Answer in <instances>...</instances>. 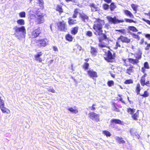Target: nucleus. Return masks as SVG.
I'll return each instance as SVG.
<instances>
[{
	"mask_svg": "<svg viewBox=\"0 0 150 150\" xmlns=\"http://www.w3.org/2000/svg\"><path fill=\"white\" fill-rule=\"evenodd\" d=\"M87 74L89 77L94 79L95 78H97L98 76L97 73L93 70H90L87 71Z\"/></svg>",
	"mask_w": 150,
	"mask_h": 150,
	"instance_id": "13",
	"label": "nucleus"
},
{
	"mask_svg": "<svg viewBox=\"0 0 150 150\" xmlns=\"http://www.w3.org/2000/svg\"><path fill=\"white\" fill-rule=\"evenodd\" d=\"M125 21L127 23H137V21H134L133 20L130 19L128 18H125Z\"/></svg>",
	"mask_w": 150,
	"mask_h": 150,
	"instance_id": "39",
	"label": "nucleus"
},
{
	"mask_svg": "<svg viewBox=\"0 0 150 150\" xmlns=\"http://www.w3.org/2000/svg\"><path fill=\"white\" fill-rule=\"evenodd\" d=\"M131 35L132 36H135L136 38H137L139 40V39L140 38L138 35H137L134 33H132L131 34Z\"/></svg>",
	"mask_w": 150,
	"mask_h": 150,
	"instance_id": "50",
	"label": "nucleus"
},
{
	"mask_svg": "<svg viewBox=\"0 0 150 150\" xmlns=\"http://www.w3.org/2000/svg\"><path fill=\"white\" fill-rule=\"evenodd\" d=\"M123 12L124 14L127 16L131 18H134V17L132 13L129 11L128 10H124Z\"/></svg>",
	"mask_w": 150,
	"mask_h": 150,
	"instance_id": "26",
	"label": "nucleus"
},
{
	"mask_svg": "<svg viewBox=\"0 0 150 150\" xmlns=\"http://www.w3.org/2000/svg\"><path fill=\"white\" fill-rule=\"evenodd\" d=\"M112 105L113 106V108H114L116 107V106L115 105V104L114 102L112 103Z\"/></svg>",
	"mask_w": 150,
	"mask_h": 150,
	"instance_id": "64",
	"label": "nucleus"
},
{
	"mask_svg": "<svg viewBox=\"0 0 150 150\" xmlns=\"http://www.w3.org/2000/svg\"><path fill=\"white\" fill-rule=\"evenodd\" d=\"M74 38L69 33L66 34L65 36V38L66 40L69 42L72 41Z\"/></svg>",
	"mask_w": 150,
	"mask_h": 150,
	"instance_id": "24",
	"label": "nucleus"
},
{
	"mask_svg": "<svg viewBox=\"0 0 150 150\" xmlns=\"http://www.w3.org/2000/svg\"><path fill=\"white\" fill-rule=\"evenodd\" d=\"M90 52L92 56H96L98 53L97 48L93 47H91Z\"/></svg>",
	"mask_w": 150,
	"mask_h": 150,
	"instance_id": "22",
	"label": "nucleus"
},
{
	"mask_svg": "<svg viewBox=\"0 0 150 150\" xmlns=\"http://www.w3.org/2000/svg\"><path fill=\"white\" fill-rule=\"evenodd\" d=\"M53 50L55 51H57L58 49L57 47L56 46H54L53 47Z\"/></svg>",
	"mask_w": 150,
	"mask_h": 150,
	"instance_id": "57",
	"label": "nucleus"
},
{
	"mask_svg": "<svg viewBox=\"0 0 150 150\" xmlns=\"http://www.w3.org/2000/svg\"><path fill=\"white\" fill-rule=\"evenodd\" d=\"M55 10L57 12H58L57 15L59 16H61L62 14L64 13L62 8V6L59 4H57L56 6Z\"/></svg>",
	"mask_w": 150,
	"mask_h": 150,
	"instance_id": "14",
	"label": "nucleus"
},
{
	"mask_svg": "<svg viewBox=\"0 0 150 150\" xmlns=\"http://www.w3.org/2000/svg\"><path fill=\"white\" fill-rule=\"evenodd\" d=\"M146 81V78L141 77L140 80V82L142 86H144L145 83Z\"/></svg>",
	"mask_w": 150,
	"mask_h": 150,
	"instance_id": "38",
	"label": "nucleus"
},
{
	"mask_svg": "<svg viewBox=\"0 0 150 150\" xmlns=\"http://www.w3.org/2000/svg\"><path fill=\"white\" fill-rule=\"evenodd\" d=\"M48 91L53 93H55V90L53 88H52L51 89H48Z\"/></svg>",
	"mask_w": 150,
	"mask_h": 150,
	"instance_id": "52",
	"label": "nucleus"
},
{
	"mask_svg": "<svg viewBox=\"0 0 150 150\" xmlns=\"http://www.w3.org/2000/svg\"><path fill=\"white\" fill-rule=\"evenodd\" d=\"M150 68V67L148 62H145L143 64V67H142L141 71L142 73H144L146 71V69H149Z\"/></svg>",
	"mask_w": 150,
	"mask_h": 150,
	"instance_id": "21",
	"label": "nucleus"
},
{
	"mask_svg": "<svg viewBox=\"0 0 150 150\" xmlns=\"http://www.w3.org/2000/svg\"><path fill=\"white\" fill-rule=\"evenodd\" d=\"M96 105L95 104H93L92 106L91 107V110L92 111L95 110L96 109V108L95 106Z\"/></svg>",
	"mask_w": 150,
	"mask_h": 150,
	"instance_id": "49",
	"label": "nucleus"
},
{
	"mask_svg": "<svg viewBox=\"0 0 150 150\" xmlns=\"http://www.w3.org/2000/svg\"><path fill=\"white\" fill-rule=\"evenodd\" d=\"M68 24L69 25H72L77 24V22L76 20H74L70 18L68 19Z\"/></svg>",
	"mask_w": 150,
	"mask_h": 150,
	"instance_id": "27",
	"label": "nucleus"
},
{
	"mask_svg": "<svg viewBox=\"0 0 150 150\" xmlns=\"http://www.w3.org/2000/svg\"><path fill=\"white\" fill-rule=\"evenodd\" d=\"M117 7L116 5L114 2L111 3L110 5V8L111 11H113Z\"/></svg>",
	"mask_w": 150,
	"mask_h": 150,
	"instance_id": "30",
	"label": "nucleus"
},
{
	"mask_svg": "<svg viewBox=\"0 0 150 150\" xmlns=\"http://www.w3.org/2000/svg\"><path fill=\"white\" fill-rule=\"evenodd\" d=\"M121 45H120L119 42L118 41H117L116 42V45L115 49H117L118 47H120Z\"/></svg>",
	"mask_w": 150,
	"mask_h": 150,
	"instance_id": "47",
	"label": "nucleus"
},
{
	"mask_svg": "<svg viewBox=\"0 0 150 150\" xmlns=\"http://www.w3.org/2000/svg\"><path fill=\"white\" fill-rule=\"evenodd\" d=\"M89 64L87 62L84 63L82 66V68L84 70H87L88 69Z\"/></svg>",
	"mask_w": 150,
	"mask_h": 150,
	"instance_id": "36",
	"label": "nucleus"
},
{
	"mask_svg": "<svg viewBox=\"0 0 150 150\" xmlns=\"http://www.w3.org/2000/svg\"><path fill=\"white\" fill-rule=\"evenodd\" d=\"M102 134L107 137H109L111 136L110 132L107 130H103L102 131Z\"/></svg>",
	"mask_w": 150,
	"mask_h": 150,
	"instance_id": "33",
	"label": "nucleus"
},
{
	"mask_svg": "<svg viewBox=\"0 0 150 150\" xmlns=\"http://www.w3.org/2000/svg\"><path fill=\"white\" fill-rule=\"evenodd\" d=\"M65 1L67 2H75V0H65Z\"/></svg>",
	"mask_w": 150,
	"mask_h": 150,
	"instance_id": "58",
	"label": "nucleus"
},
{
	"mask_svg": "<svg viewBox=\"0 0 150 150\" xmlns=\"http://www.w3.org/2000/svg\"><path fill=\"white\" fill-rule=\"evenodd\" d=\"M118 40H120L122 43H129L131 41L130 39L128 38L127 37L121 35L117 38Z\"/></svg>",
	"mask_w": 150,
	"mask_h": 150,
	"instance_id": "11",
	"label": "nucleus"
},
{
	"mask_svg": "<svg viewBox=\"0 0 150 150\" xmlns=\"http://www.w3.org/2000/svg\"><path fill=\"white\" fill-rule=\"evenodd\" d=\"M103 8L104 10H108L109 8V6L106 4H104L103 5Z\"/></svg>",
	"mask_w": 150,
	"mask_h": 150,
	"instance_id": "43",
	"label": "nucleus"
},
{
	"mask_svg": "<svg viewBox=\"0 0 150 150\" xmlns=\"http://www.w3.org/2000/svg\"><path fill=\"white\" fill-rule=\"evenodd\" d=\"M89 6L91 8L92 11H96V8L94 4L92 3L90 4Z\"/></svg>",
	"mask_w": 150,
	"mask_h": 150,
	"instance_id": "35",
	"label": "nucleus"
},
{
	"mask_svg": "<svg viewBox=\"0 0 150 150\" xmlns=\"http://www.w3.org/2000/svg\"><path fill=\"white\" fill-rule=\"evenodd\" d=\"M14 29L15 30L14 34L20 32H22L23 34L26 33V30L24 26H22L20 27L15 28H14Z\"/></svg>",
	"mask_w": 150,
	"mask_h": 150,
	"instance_id": "12",
	"label": "nucleus"
},
{
	"mask_svg": "<svg viewBox=\"0 0 150 150\" xmlns=\"http://www.w3.org/2000/svg\"><path fill=\"white\" fill-rule=\"evenodd\" d=\"M86 35L87 36L91 37L92 36V33L91 31L88 30L86 32Z\"/></svg>",
	"mask_w": 150,
	"mask_h": 150,
	"instance_id": "46",
	"label": "nucleus"
},
{
	"mask_svg": "<svg viewBox=\"0 0 150 150\" xmlns=\"http://www.w3.org/2000/svg\"><path fill=\"white\" fill-rule=\"evenodd\" d=\"M42 54V53L41 52L37 53L34 56L35 60L39 63H41L42 61V59L41 57Z\"/></svg>",
	"mask_w": 150,
	"mask_h": 150,
	"instance_id": "15",
	"label": "nucleus"
},
{
	"mask_svg": "<svg viewBox=\"0 0 150 150\" xmlns=\"http://www.w3.org/2000/svg\"><path fill=\"white\" fill-rule=\"evenodd\" d=\"M150 83L149 81H147L146 82H145V83L144 86L146 85L148 86H150Z\"/></svg>",
	"mask_w": 150,
	"mask_h": 150,
	"instance_id": "56",
	"label": "nucleus"
},
{
	"mask_svg": "<svg viewBox=\"0 0 150 150\" xmlns=\"http://www.w3.org/2000/svg\"><path fill=\"white\" fill-rule=\"evenodd\" d=\"M79 29V27L78 26L72 28L71 30V34L73 35H76L78 32Z\"/></svg>",
	"mask_w": 150,
	"mask_h": 150,
	"instance_id": "20",
	"label": "nucleus"
},
{
	"mask_svg": "<svg viewBox=\"0 0 150 150\" xmlns=\"http://www.w3.org/2000/svg\"><path fill=\"white\" fill-rule=\"evenodd\" d=\"M115 140L116 142L120 144H123L125 142V141L124 140L123 138L122 137H116Z\"/></svg>",
	"mask_w": 150,
	"mask_h": 150,
	"instance_id": "25",
	"label": "nucleus"
},
{
	"mask_svg": "<svg viewBox=\"0 0 150 150\" xmlns=\"http://www.w3.org/2000/svg\"><path fill=\"white\" fill-rule=\"evenodd\" d=\"M36 19L35 22L37 24H40L43 23L44 21V14L39 11L36 12Z\"/></svg>",
	"mask_w": 150,
	"mask_h": 150,
	"instance_id": "6",
	"label": "nucleus"
},
{
	"mask_svg": "<svg viewBox=\"0 0 150 150\" xmlns=\"http://www.w3.org/2000/svg\"><path fill=\"white\" fill-rule=\"evenodd\" d=\"M105 24L104 20H101L100 18H95L93 28L95 30L94 33L96 35H102L98 38L99 42L98 44L99 47L100 48L106 47L110 49V47L108 46L109 43V38L105 33H103L102 28Z\"/></svg>",
	"mask_w": 150,
	"mask_h": 150,
	"instance_id": "1",
	"label": "nucleus"
},
{
	"mask_svg": "<svg viewBox=\"0 0 150 150\" xmlns=\"http://www.w3.org/2000/svg\"><path fill=\"white\" fill-rule=\"evenodd\" d=\"M134 67L133 66L130 65V67L126 70V73L129 75H131L134 72Z\"/></svg>",
	"mask_w": 150,
	"mask_h": 150,
	"instance_id": "18",
	"label": "nucleus"
},
{
	"mask_svg": "<svg viewBox=\"0 0 150 150\" xmlns=\"http://www.w3.org/2000/svg\"><path fill=\"white\" fill-rule=\"evenodd\" d=\"M136 109L134 108H128L127 109V112L131 115L132 118L135 120H137L139 117V110H137L136 112Z\"/></svg>",
	"mask_w": 150,
	"mask_h": 150,
	"instance_id": "3",
	"label": "nucleus"
},
{
	"mask_svg": "<svg viewBox=\"0 0 150 150\" xmlns=\"http://www.w3.org/2000/svg\"><path fill=\"white\" fill-rule=\"evenodd\" d=\"M113 110L117 112H120V110L118 108H117L116 107L113 108Z\"/></svg>",
	"mask_w": 150,
	"mask_h": 150,
	"instance_id": "55",
	"label": "nucleus"
},
{
	"mask_svg": "<svg viewBox=\"0 0 150 150\" xmlns=\"http://www.w3.org/2000/svg\"><path fill=\"white\" fill-rule=\"evenodd\" d=\"M88 117L90 118L93 120L98 122L100 121L99 115L94 112H90L88 114Z\"/></svg>",
	"mask_w": 150,
	"mask_h": 150,
	"instance_id": "9",
	"label": "nucleus"
},
{
	"mask_svg": "<svg viewBox=\"0 0 150 150\" xmlns=\"http://www.w3.org/2000/svg\"><path fill=\"white\" fill-rule=\"evenodd\" d=\"M123 60V62H124V65L126 67H127V66H129V65H128V64L126 62V61H127L126 59H124Z\"/></svg>",
	"mask_w": 150,
	"mask_h": 150,
	"instance_id": "53",
	"label": "nucleus"
},
{
	"mask_svg": "<svg viewBox=\"0 0 150 150\" xmlns=\"http://www.w3.org/2000/svg\"><path fill=\"white\" fill-rule=\"evenodd\" d=\"M145 72H144V73H143L144 74V75L141 77L145 78V77L147 76V74L146 73H145Z\"/></svg>",
	"mask_w": 150,
	"mask_h": 150,
	"instance_id": "59",
	"label": "nucleus"
},
{
	"mask_svg": "<svg viewBox=\"0 0 150 150\" xmlns=\"http://www.w3.org/2000/svg\"><path fill=\"white\" fill-rule=\"evenodd\" d=\"M17 23L19 25H23L25 24L24 20L22 19H19L17 21Z\"/></svg>",
	"mask_w": 150,
	"mask_h": 150,
	"instance_id": "31",
	"label": "nucleus"
},
{
	"mask_svg": "<svg viewBox=\"0 0 150 150\" xmlns=\"http://www.w3.org/2000/svg\"><path fill=\"white\" fill-rule=\"evenodd\" d=\"M115 57V53L112 54L110 50H108L106 53V57H105L104 59L108 62H112Z\"/></svg>",
	"mask_w": 150,
	"mask_h": 150,
	"instance_id": "8",
	"label": "nucleus"
},
{
	"mask_svg": "<svg viewBox=\"0 0 150 150\" xmlns=\"http://www.w3.org/2000/svg\"><path fill=\"white\" fill-rule=\"evenodd\" d=\"M41 33V30L39 27L34 29L29 34V38L32 39L37 38L39 36Z\"/></svg>",
	"mask_w": 150,
	"mask_h": 150,
	"instance_id": "5",
	"label": "nucleus"
},
{
	"mask_svg": "<svg viewBox=\"0 0 150 150\" xmlns=\"http://www.w3.org/2000/svg\"><path fill=\"white\" fill-rule=\"evenodd\" d=\"M141 86L139 83H137L135 87V91L137 95H139L140 92L141 91Z\"/></svg>",
	"mask_w": 150,
	"mask_h": 150,
	"instance_id": "29",
	"label": "nucleus"
},
{
	"mask_svg": "<svg viewBox=\"0 0 150 150\" xmlns=\"http://www.w3.org/2000/svg\"><path fill=\"white\" fill-rule=\"evenodd\" d=\"M132 8L133 10L136 12L137 11L138 6L136 5V4H132L131 5Z\"/></svg>",
	"mask_w": 150,
	"mask_h": 150,
	"instance_id": "40",
	"label": "nucleus"
},
{
	"mask_svg": "<svg viewBox=\"0 0 150 150\" xmlns=\"http://www.w3.org/2000/svg\"><path fill=\"white\" fill-rule=\"evenodd\" d=\"M124 83L125 84H132L133 83V81L131 79H127L126 80Z\"/></svg>",
	"mask_w": 150,
	"mask_h": 150,
	"instance_id": "41",
	"label": "nucleus"
},
{
	"mask_svg": "<svg viewBox=\"0 0 150 150\" xmlns=\"http://www.w3.org/2000/svg\"><path fill=\"white\" fill-rule=\"evenodd\" d=\"M107 18L109 22L114 24L123 23L124 22V21L123 19L118 20L117 18L115 16H114L113 18L108 16L107 17Z\"/></svg>",
	"mask_w": 150,
	"mask_h": 150,
	"instance_id": "7",
	"label": "nucleus"
},
{
	"mask_svg": "<svg viewBox=\"0 0 150 150\" xmlns=\"http://www.w3.org/2000/svg\"><path fill=\"white\" fill-rule=\"evenodd\" d=\"M67 110L73 113L77 114L78 113V111L75 106H74V108L71 107L68 108Z\"/></svg>",
	"mask_w": 150,
	"mask_h": 150,
	"instance_id": "28",
	"label": "nucleus"
},
{
	"mask_svg": "<svg viewBox=\"0 0 150 150\" xmlns=\"http://www.w3.org/2000/svg\"><path fill=\"white\" fill-rule=\"evenodd\" d=\"M141 55H139L137 57H136V59L132 58H129L127 59L129 62L133 65L137 64L139 62V59L141 58Z\"/></svg>",
	"mask_w": 150,
	"mask_h": 150,
	"instance_id": "10",
	"label": "nucleus"
},
{
	"mask_svg": "<svg viewBox=\"0 0 150 150\" xmlns=\"http://www.w3.org/2000/svg\"><path fill=\"white\" fill-rule=\"evenodd\" d=\"M19 15L21 18H25L26 16V14L24 11L20 12L19 13Z\"/></svg>",
	"mask_w": 150,
	"mask_h": 150,
	"instance_id": "42",
	"label": "nucleus"
},
{
	"mask_svg": "<svg viewBox=\"0 0 150 150\" xmlns=\"http://www.w3.org/2000/svg\"><path fill=\"white\" fill-rule=\"evenodd\" d=\"M110 122L111 125L118 124L123 125V122L119 119H112L110 120Z\"/></svg>",
	"mask_w": 150,
	"mask_h": 150,
	"instance_id": "19",
	"label": "nucleus"
},
{
	"mask_svg": "<svg viewBox=\"0 0 150 150\" xmlns=\"http://www.w3.org/2000/svg\"><path fill=\"white\" fill-rule=\"evenodd\" d=\"M115 31L118 32L123 35H125L127 33L126 30L124 29L120 30H116Z\"/></svg>",
	"mask_w": 150,
	"mask_h": 150,
	"instance_id": "37",
	"label": "nucleus"
},
{
	"mask_svg": "<svg viewBox=\"0 0 150 150\" xmlns=\"http://www.w3.org/2000/svg\"><path fill=\"white\" fill-rule=\"evenodd\" d=\"M145 37L149 40H150V34H146L145 35Z\"/></svg>",
	"mask_w": 150,
	"mask_h": 150,
	"instance_id": "54",
	"label": "nucleus"
},
{
	"mask_svg": "<svg viewBox=\"0 0 150 150\" xmlns=\"http://www.w3.org/2000/svg\"><path fill=\"white\" fill-rule=\"evenodd\" d=\"M79 18L81 19L82 21L86 22L88 21L89 19L88 16L85 13L82 12L79 14Z\"/></svg>",
	"mask_w": 150,
	"mask_h": 150,
	"instance_id": "16",
	"label": "nucleus"
},
{
	"mask_svg": "<svg viewBox=\"0 0 150 150\" xmlns=\"http://www.w3.org/2000/svg\"><path fill=\"white\" fill-rule=\"evenodd\" d=\"M142 20L145 22L147 24L150 25V21L148 20H146L144 18H142Z\"/></svg>",
	"mask_w": 150,
	"mask_h": 150,
	"instance_id": "48",
	"label": "nucleus"
},
{
	"mask_svg": "<svg viewBox=\"0 0 150 150\" xmlns=\"http://www.w3.org/2000/svg\"><path fill=\"white\" fill-rule=\"evenodd\" d=\"M53 61V60H50V61L48 62V64H52V63Z\"/></svg>",
	"mask_w": 150,
	"mask_h": 150,
	"instance_id": "62",
	"label": "nucleus"
},
{
	"mask_svg": "<svg viewBox=\"0 0 150 150\" xmlns=\"http://www.w3.org/2000/svg\"><path fill=\"white\" fill-rule=\"evenodd\" d=\"M0 108L4 113H6L7 114L9 113L10 112V110L5 108L4 107V103L3 102L1 103H0Z\"/></svg>",
	"mask_w": 150,
	"mask_h": 150,
	"instance_id": "17",
	"label": "nucleus"
},
{
	"mask_svg": "<svg viewBox=\"0 0 150 150\" xmlns=\"http://www.w3.org/2000/svg\"><path fill=\"white\" fill-rule=\"evenodd\" d=\"M128 30L133 32H136L138 31V29L134 26H129L128 27Z\"/></svg>",
	"mask_w": 150,
	"mask_h": 150,
	"instance_id": "32",
	"label": "nucleus"
},
{
	"mask_svg": "<svg viewBox=\"0 0 150 150\" xmlns=\"http://www.w3.org/2000/svg\"><path fill=\"white\" fill-rule=\"evenodd\" d=\"M150 47V43L148 44H147L146 46L145 47V49L146 50H149V49Z\"/></svg>",
	"mask_w": 150,
	"mask_h": 150,
	"instance_id": "51",
	"label": "nucleus"
},
{
	"mask_svg": "<svg viewBox=\"0 0 150 150\" xmlns=\"http://www.w3.org/2000/svg\"><path fill=\"white\" fill-rule=\"evenodd\" d=\"M38 4H39V6L41 7H43V4H44V1L43 0H40L38 1Z\"/></svg>",
	"mask_w": 150,
	"mask_h": 150,
	"instance_id": "45",
	"label": "nucleus"
},
{
	"mask_svg": "<svg viewBox=\"0 0 150 150\" xmlns=\"http://www.w3.org/2000/svg\"><path fill=\"white\" fill-rule=\"evenodd\" d=\"M58 30L63 32H66L68 29V25L67 22L64 20L59 21L57 23Z\"/></svg>",
	"mask_w": 150,
	"mask_h": 150,
	"instance_id": "2",
	"label": "nucleus"
},
{
	"mask_svg": "<svg viewBox=\"0 0 150 150\" xmlns=\"http://www.w3.org/2000/svg\"><path fill=\"white\" fill-rule=\"evenodd\" d=\"M119 100L120 101L122 102L125 104V103L124 101L123 100V99L122 98H120Z\"/></svg>",
	"mask_w": 150,
	"mask_h": 150,
	"instance_id": "63",
	"label": "nucleus"
},
{
	"mask_svg": "<svg viewBox=\"0 0 150 150\" xmlns=\"http://www.w3.org/2000/svg\"><path fill=\"white\" fill-rule=\"evenodd\" d=\"M149 95V93L147 91H145L144 92V93L142 94H140V96H142L143 98L147 97Z\"/></svg>",
	"mask_w": 150,
	"mask_h": 150,
	"instance_id": "34",
	"label": "nucleus"
},
{
	"mask_svg": "<svg viewBox=\"0 0 150 150\" xmlns=\"http://www.w3.org/2000/svg\"><path fill=\"white\" fill-rule=\"evenodd\" d=\"M107 84L109 86L111 87L114 85V82L112 80H110L108 81Z\"/></svg>",
	"mask_w": 150,
	"mask_h": 150,
	"instance_id": "44",
	"label": "nucleus"
},
{
	"mask_svg": "<svg viewBox=\"0 0 150 150\" xmlns=\"http://www.w3.org/2000/svg\"><path fill=\"white\" fill-rule=\"evenodd\" d=\"M37 46L41 48L45 47L49 44V40L46 38L38 39L36 42Z\"/></svg>",
	"mask_w": 150,
	"mask_h": 150,
	"instance_id": "4",
	"label": "nucleus"
},
{
	"mask_svg": "<svg viewBox=\"0 0 150 150\" xmlns=\"http://www.w3.org/2000/svg\"><path fill=\"white\" fill-rule=\"evenodd\" d=\"M80 10L78 8L75 9L74 11V14L72 15V18H76L77 17L78 14H79H79L81 13L80 12Z\"/></svg>",
	"mask_w": 150,
	"mask_h": 150,
	"instance_id": "23",
	"label": "nucleus"
},
{
	"mask_svg": "<svg viewBox=\"0 0 150 150\" xmlns=\"http://www.w3.org/2000/svg\"><path fill=\"white\" fill-rule=\"evenodd\" d=\"M144 42V40L143 39H142L140 41V45H142L143 44Z\"/></svg>",
	"mask_w": 150,
	"mask_h": 150,
	"instance_id": "60",
	"label": "nucleus"
},
{
	"mask_svg": "<svg viewBox=\"0 0 150 150\" xmlns=\"http://www.w3.org/2000/svg\"><path fill=\"white\" fill-rule=\"evenodd\" d=\"M145 15H146L147 16H149V18L150 19V11L148 13H145Z\"/></svg>",
	"mask_w": 150,
	"mask_h": 150,
	"instance_id": "61",
	"label": "nucleus"
}]
</instances>
